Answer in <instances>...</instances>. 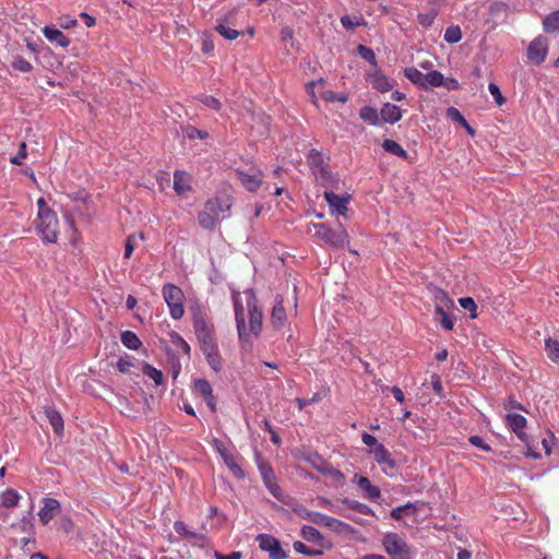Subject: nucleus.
Listing matches in <instances>:
<instances>
[{
  "label": "nucleus",
  "instance_id": "nucleus-17",
  "mask_svg": "<svg viewBox=\"0 0 559 559\" xmlns=\"http://www.w3.org/2000/svg\"><path fill=\"white\" fill-rule=\"evenodd\" d=\"M353 483H355L358 488L364 492V497L376 501L381 497V490L378 486L371 484L368 477L355 475L353 478Z\"/></svg>",
  "mask_w": 559,
  "mask_h": 559
},
{
  "label": "nucleus",
  "instance_id": "nucleus-42",
  "mask_svg": "<svg viewBox=\"0 0 559 559\" xmlns=\"http://www.w3.org/2000/svg\"><path fill=\"white\" fill-rule=\"evenodd\" d=\"M145 376L150 377L156 385H160L164 382V374L160 370L154 368L150 364H145L142 368Z\"/></svg>",
  "mask_w": 559,
  "mask_h": 559
},
{
  "label": "nucleus",
  "instance_id": "nucleus-57",
  "mask_svg": "<svg viewBox=\"0 0 559 559\" xmlns=\"http://www.w3.org/2000/svg\"><path fill=\"white\" fill-rule=\"evenodd\" d=\"M468 441L471 444H473L474 447H476L485 452L492 451L491 447L487 442H485V440L480 436H477V435L471 436Z\"/></svg>",
  "mask_w": 559,
  "mask_h": 559
},
{
  "label": "nucleus",
  "instance_id": "nucleus-19",
  "mask_svg": "<svg viewBox=\"0 0 559 559\" xmlns=\"http://www.w3.org/2000/svg\"><path fill=\"white\" fill-rule=\"evenodd\" d=\"M380 117L383 122L394 124L402 119L403 112L399 106L385 103L380 109Z\"/></svg>",
  "mask_w": 559,
  "mask_h": 559
},
{
  "label": "nucleus",
  "instance_id": "nucleus-58",
  "mask_svg": "<svg viewBox=\"0 0 559 559\" xmlns=\"http://www.w3.org/2000/svg\"><path fill=\"white\" fill-rule=\"evenodd\" d=\"M357 50L365 60L372 64H376V55L372 49L368 48L365 45H358Z\"/></svg>",
  "mask_w": 559,
  "mask_h": 559
},
{
  "label": "nucleus",
  "instance_id": "nucleus-24",
  "mask_svg": "<svg viewBox=\"0 0 559 559\" xmlns=\"http://www.w3.org/2000/svg\"><path fill=\"white\" fill-rule=\"evenodd\" d=\"M287 321L286 310L283 306V300H277L273 307L271 313V323L274 329H281L285 325Z\"/></svg>",
  "mask_w": 559,
  "mask_h": 559
},
{
  "label": "nucleus",
  "instance_id": "nucleus-53",
  "mask_svg": "<svg viewBox=\"0 0 559 559\" xmlns=\"http://www.w3.org/2000/svg\"><path fill=\"white\" fill-rule=\"evenodd\" d=\"M411 509L413 510V512L417 511V508L415 507V504L408 502L404 506H400V507L392 509L390 512V515L392 519L400 521L403 518V512L406 510H411Z\"/></svg>",
  "mask_w": 559,
  "mask_h": 559
},
{
  "label": "nucleus",
  "instance_id": "nucleus-46",
  "mask_svg": "<svg viewBox=\"0 0 559 559\" xmlns=\"http://www.w3.org/2000/svg\"><path fill=\"white\" fill-rule=\"evenodd\" d=\"M344 503L352 510L357 511L360 514L369 515L372 513L370 507L356 500L345 499Z\"/></svg>",
  "mask_w": 559,
  "mask_h": 559
},
{
  "label": "nucleus",
  "instance_id": "nucleus-52",
  "mask_svg": "<svg viewBox=\"0 0 559 559\" xmlns=\"http://www.w3.org/2000/svg\"><path fill=\"white\" fill-rule=\"evenodd\" d=\"M12 68L23 73H28L33 70L32 63L19 56L12 61Z\"/></svg>",
  "mask_w": 559,
  "mask_h": 559
},
{
  "label": "nucleus",
  "instance_id": "nucleus-51",
  "mask_svg": "<svg viewBox=\"0 0 559 559\" xmlns=\"http://www.w3.org/2000/svg\"><path fill=\"white\" fill-rule=\"evenodd\" d=\"M460 306L471 312V318L477 317V305L472 297H463L459 299Z\"/></svg>",
  "mask_w": 559,
  "mask_h": 559
},
{
  "label": "nucleus",
  "instance_id": "nucleus-37",
  "mask_svg": "<svg viewBox=\"0 0 559 559\" xmlns=\"http://www.w3.org/2000/svg\"><path fill=\"white\" fill-rule=\"evenodd\" d=\"M404 75L415 85L424 88L425 87V75L416 68H405Z\"/></svg>",
  "mask_w": 559,
  "mask_h": 559
},
{
  "label": "nucleus",
  "instance_id": "nucleus-16",
  "mask_svg": "<svg viewBox=\"0 0 559 559\" xmlns=\"http://www.w3.org/2000/svg\"><path fill=\"white\" fill-rule=\"evenodd\" d=\"M324 199L329 203L332 211L336 212L341 216H346L348 211L347 204L349 202V195H338L333 191H325Z\"/></svg>",
  "mask_w": 559,
  "mask_h": 559
},
{
  "label": "nucleus",
  "instance_id": "nucleus-32",
  "mask_svg": "<svg viewBox=\"0 0 559 559\" xmlns=\"http://www.w3.org/2000/svg\"><path fill=\"white\" fill-rule=\"evenodd\" d=\"M1 506L4 508H13L19 504L21 499L20 493L14 489H7L1 493Z\"/></svg>",
  "mask_w": 559,
  "mask_h": 559
},
{
  "label": "nucleus",
  "instance_id": "nucleus-9",
  "mask_svg": "<svg viewBox=\"0 0 559 559\" xmlns=\"http://www.w3.org/2000/svg\"><path fill=\"white\" fill-rule=\"evenodd\" d=\"M257 542L262 551L269 554V559H286L288 554L282 548L281 542L270 534H259Z\"/></svg>",
  "mask_w": 559,
  "mask_h": 559
},
{
  "label": "nucleus",
  "instance_id": "nucleus-36",
  "mask_svg": "<svg viewBox=\"0 0 559 559\" xmlns=\"http://www.w3.org/2000/svg\"><path fill=\"white\" fill-rule=\"evenodd\" d=\"M545 349L547 352V356L555 362L559 361V336L558 337H548L545 341Z\"/></svg>",
  "mask_w": 559,
  "mask_h": 559
},
{
  "label": "nucleus",
  "instance_id": "nucleus-47",
  "mask_svg": "<svg viewBox=\"0 0 559 559\" xmlns=\"http://www.w3.org/2000/svg\"><path fill=\"white\" fill-rule=\"evenodd\" d=\"M320 97L329 103L338 102L344 104L348 100V96L346 94H335L329 90L320 92Z\"/></svg>",
  "mask_w": 559,
  "mask_h": 559
},
{
  "label": "nucleus",
  "instance_id": "nucleus-38",
  "mask_svg": "<svg viewBox=\"0 0 559 559\" xmlns=\"http://www.w3.org/2000/svg\"><path fill=\"white\" fill-rule=\"evenodd\" d=\"M444 83V76L441 72L437 70L429 71L425 75V90L428 88V86L432 87H439L442 86Z\"/></svg>",
  "mask_w": 559,
  "mask_h": 559
},
{
  "label": "nucleus",
  "instance_id": "nucleus-26",
  "mask_svg": "<svg viewBox=\"0 0 559 559\" xmlns=\"http://www.w3.org/2000/svg\"><path fill=\"white\" fill-rule=\"evenodd\" d=\"M45 415L51 425L55 433L61 435L63 431V419L61 414L52 407L45 408Z\"/></svg>",
  "mask_w": 559,
  "mask_h": 559
},
{
  "label": "nucleus",
  "instance_id": "nucleus-18",
  "mask_svg": "<svg viewBox=\"0 0 559 559\" xmlns=\"http://www.w3.org/2000/svg\"><path fill=\"white\" fill-rule=\"evenodd\" d=\"M192 321L197 338L214 332L213 324L207 320L206 316L200 309H195L193 311Z\"/></svg>",
  "mask_w": 559,
  "mask_h": 559
},
{
  "label": "nucleus",
  "instance_id": "nucleus-6",
  "mask_svg": "<svg viewBox=\"0 0 559 559\" xmlns=\"http://www.w3.org/2000/svg\"><path fill=\"white\" fill-rule=\"evenodd\" d=\"M304 460L309 463L317 472L322 474L323 476H328L332 478V480L342 486L345 483L344 474L335 468L331 463L325 461L321 455L317 452H310L304 456Z\"/></svg>",
  "mask_w": 559,
  "mask_h": 559
},
{
  "label": "nucleus",
  "instance_id": "nucleus-54",
  "mask_svg": "<svg viewBox=\"0 0 559 559\" xmlns=\"http://www.w3.org/2000/svg\"><path fill=\"white\" fill-rule=\"evenodd\" d=\"M199 100L205 105L206 107L213 109V110H219L222 107L221 102L211 95H201L199 97Z\"/></svg>",
  "mask_w": 559,
  "mask_h": 559
},
{
  "label": "nucleus",
  "instance_id": "nucleus-25",
  "mask_svg": "<svg viewBox=\"0 0 559 559\" xmlns=\"http://www.w3.org/2000/svg\"><path fill=\"white\" fill-rule=\"evenodd\" d=\"M221 456L230 471V473L238 479L245 478V472L241 468L240 464L238 463L237 459L228 453L227 451H221Z\"/></svg>",
  "mask_w": 559,
  "mask_h": 559
},
{
  "label": "nucleus",
  "instance_id": "nucleus-2",
  "mask_svg": "<svg viewBox=\"0 0 559 559\" xmlns=\"http://www.w3.org/2000/svg\"><path fill=\"white\" fill-rule=\"evenodd\" d=\"M231 207V199L225 193H219L209 199L204 207L198 214V222L205 230H214L221 221L227 217Z\"/></svg>",
  "mask_w": 559,
  "mask_h": 559
},
{
  "label": "nucleus",
  "instance_id": "nucleus-22",
  "mask_svg": "<svg viewBox=\"0 0 559 559\" xmlns=\"http://www.w3.org/2000/svg\"><path fill=\"white\" fill-rule=\"evenodd\" d=\"M43 34L47 40L56 43L62 48H67L71 44V40L58 28L45 26L43 28Z\"/></svg>",
  "mask_w": 559,
  "mask_h": 559
},
{
  "label": "nucleus",
  "instance_id": "nucleus-8",
  "mask_svg": "<svg viewBox=\"0 0 559 559\" xmlns=\"http://www.w3.org/2000/svg\"><path fill=\"white\" fill-rule=\"evenodd\" d=\"M257 465L265 487L269 489V491L272 493L274 498L282 501V489L277 484L274 471L272 466L261 457L260 453H257Z\"/></svg>",
  "mask_w": 559,
  "mask_h": 559
},
{
  "label": "nucleus",
  "instance_id": "nucleus-28",
  "mask_svg": "<svg viewBox=\"0 0 559 559\" xmlns=\"http://www.w3.org/2000/svg\"><path fill=\"white\" fill-rule=\"evenodd\" d=\"M382 147L385 152L395 155L404 160H407L409 157L408 153L394 140L385 139L382 142Z\"/></svg>",
  "mask_w": 559,
  "mask_h": 559
},
{
  "label": "nucleus",
  "instance_id": "nucleus-21",
  "mask_svg": "<svg viewBox=\"0 0 559 559\" xmlns=\"http://www.w3.org/2000/svg\"><path fill=\"white\" fill-rule=\"evenodd\" d=\"M191 178L189 174L181 170H176L174 174V190L179 195H185L191 191Z\"/></svg>",
  "mask_w": 559,
  "mask_h": 559
},
{
  "label": "nucleus",
  "instance_id": "nucleus-31",
  "mask_svg": "<svg viewBox=\"0 0 559 559\" xmlns=\"http://www.w3.org/2000/svg\"><path fill=\"white\" fill-rule=\"evenodd\" d=\"M121 343L129 349L136 350L142 346L141 340L132 331H123L120 336Z\"/></svg>",
  "mask_w": 559,
  "mask_h": 559
},
{
  "label": "nucleus",
  "instance_id": "nucleus-55",
  "mask_svg": "<svg viewBox=\"0 0 559 559\" xmlns=\"http://www.w3.org/2000/svg\"><path fill=\"white\" fill-rule=\"evenodd\" d=\"M186 136L190 140L201 139L204 140L209 136V133L203 130H199L195 127L189 126L185 130Z\"/></svg>",
  "mask_w": 559,
  "mask_h": 559
},
{
  "label": "nucleus",
  "instance_id": "nucleus-64",
  "mask_svg": "<svg viewBox=\"0 0 559 559\" xmlns=\"http://www.w3.org/2000/svg\"><path fill=\"white\" fill-rule=\"evenodd\" d=\"M215 559H241L242 555L240 551H233L228 555H223L222 552L215 551Z\"/></svg>",
  "mask_w": 559,
  "mask_h": 559
},
{
  "label": "nucleus",
  "instance_id": "nucleus-44",
  "mask_svg": "<svg viewBox=\"0 0 559 559\" xmlns=\"http://www.w3.org/2000/svg\"><path fill=\"white\" fill-rule=\"evenodd\" d=\"M174 530L175 532L182 536V537H187V538H194V539H200L202 538V536L198 533H194V532H191L190 530H188L187 525L185 522L182 521H176L174 523Z\"/></svg>",
  "mask_w": 559,
  "mask_h": 559
},
{
  "label": "nucleus",
  "instance_id": "nucleus-43",
  "mask_svg": "<svg viewBox=\"0 0 559 559\" xmlns=\"http://www.w3.org/2000/svg\"><path fill=\"white\" fill-rule=\"evenodd\" d=\"M293 547L296 552L308 556V557H318L323 554V551L321 549H311L300 540L295 542L293 544Z\"/></svg>",
  "mask_w": 559,
  "mask_h": 559
},
{
  "label": "nucleus",
  "instance_id": "nucleus-15",
  "mask_svg": "<svg viewBox=\"0 0 559 559\" xmlns=\"http://www.w3.org/2000/svg\"><path fill=\"white\" fill-rule=\"evenodd\" d=\"M193 389H194L195 393L200 394L204 399L209 408L213 413H215L216 412V399L213 394V389H212L211 383L205 379H197L194 381Z\"/></svg>",
  "mask_w": 559,
  "mask_h": 559
},
{
  "label": "nucleus",
  "instance_id": "nucleus-49",
  "mask_svg": "<svg viewBox=\"0 0 559 559\" xmlns=\"http://www.w3.org/2000/svg\"><path fill=\"white\" fill-rule=\"evenodd\" d=\"M134 357L124 355L120 357L119 360L117 361V369L121 373H128L130 372L131 367L134 366Z\"/></svg>",
  "mask_w": 559,
  "mask_h": 559
},
{
  "label": "nucleus",
  "instance_id": "nucleus-10",
  "mask_svg": "<svg viewBox=\"0 0 559 559\" xmlns=\"http://www.w3.org/2000/svg\"><path fill=\"white\" fill-rule=\"evenodd\" d=\"M237 179L250 192H257L263 182V173L255 166H251L248 171L236 169Z\"/></svg>",
  "mask_w": 559,
  "mask_h": 559
},
{
  "label": "nucleus",
  "instance_id": "nucleus-11",
  "mask_svg": "<svg viewBox=\"0 0 559 559\" xmlns=\"http://www.w3.org/2000/svg\"><path fill=\"white\" fill-rule=\"evenodd\" d=\"M548 52L547 38L538 36L534 38L527 48V58L535 64H542Z\"/></svg>",
  "mask_w": 559,
  "mask_h": 559
},
{
  "label": "nucleus",
  "instance_id": "nucleus-62",
  "mask_svg": "<svg viewBox=\"0 0 559 559\" xmlns=\"http://www.w3.org/2000/svg\"><path fill=\"white\" fill-rule=\"evenodd\" d=\"M488 90H489L490 94L495 97L498 105H502L506 102V99L502 96L500 88L497 84L490 83L488 86Z\"/></svg>",
  "mask_w": 559,
  "mask_h": 559
},
{
  "label": "nucleus",
  "instance_id": "nucleus-4",
  "mask_svg": "<svg viewBox=\"0 0 559 559\" xmlns=\"http://www.w3.org/2000/svg\"><path fill=\"white\" fill-rule=\"evenodd\" d=\"M382 546L391 559H412L413 557L412 547L397 533H386L382 538Z\"/></svg>",
  "mask_w": 559,
  "mask_h": 559
},
{
  "label": "nucleus",
  "instance_id": "nucleus-1",
  "mask_svg": "<svg viewBox=\"0 0 559 559\" xmlns=\"http://www.w3.org/2000/svg\"><path fill=\"white\" fill-rule=\"evenodd\" d=\"M246 308L239 293L233 294L235 320L241 344L251 345L252 337H259L262 331L263 313L251 289L245 292Z\"/></svg>",
  "mask_w": 559,
  "mask_h": 559
},
{
  "label": "nucleus",
  "instance_id": "nucleus-5",
  "mask_svg": "<svg viewBox=\"0 0 559 559\" xmlns=\"http://www.w3.org/2000/svg\"><path fill=\"white\" fill-rule=\"evenodd\" d=\"M163 297L169 308L170 317L179 320L185 314L183 300L185 295L180 287L174 284H165L162 288Z\"/></svg>",
  "mask_w": 559,
  "mask_h": 559
},
{
  "label": "nucleus",
  "instance_id": "nucleus-50",
  "mask_svg": "<svg viewBox=\"0 0 559 559\" xmlns=\"http://www.w3.org/2000/svg\"><path fill=\"white\" fill-rule=\"evenodd\" d=\"M438 12L435 9L429 10L425 13H419L417 16L418 23L424 27H429L433 23Z\"/></svg>",
  "mask_w": 559,
  "mask_h": 559
},
{
  "label": "nucleus",
  "instance_id": "nucleus-35",
  "mask_svg": "<svg viewBox=\"0 0 559 559\" xmlns=\"http://www.w3.org/2000/svg\"><path fill=\"white\" fill-rule=\"evenodd\" d=\"M435 319L442 325L447 331L453 330L454 323L447 311L441 307L437 306L435 309Z\"/></svg>",
  "mask_w": 559,
  "mask_h": 559
},
{
  "label": "nucleus",
  "instance_id": "nucleus-13",
  "mask_svg": "<svg viewBox=\"0 0 559 559\" xmlns=\"http://www.w3.org/2000/svg\"><path fill=\"white\" fill-rule=\"evenodd\" d=\"M506 423L508 427L518 436V438L526 445H528V436L524 431V428L527 424L526 418L521 414L511 413L506 415Z\"/></svg>",
  "mask_w": 559,
  "mask_h": 559
},
{
  "label": "nucleus",
  "instance_id": "nucleus-3",
  "mask_svg": "<svg viewBox=\"0 0 559 559\" xmlns=\"http://www.w3.org/2000/svg\"><path fill=\"white\" fill-rule=\"evenodd\" d=\"M35 230L44 242H57L59 236V222L57 214L55 212H41V214H37Z\"/></svg>",
  "mask_w": 559,
  "mask_h": 559
},
{
  "label": "nucleus",
  "instance_id": "nucleus-60",
  "mask_svg": "<svg viewBox=\"0 0 559 559\" xmlns=\"http://www.w3.org/2000/svg\"><path fill=\"white\" fill-rule=\"evenodd\" d=\"M136 242V237L134 235H129L126 243H124V258L129 259L134 250Z\"/></svg>",
  "mask_w": 559,
  "mask_h": 559
},
{
  "label": "nucleus",
  "instance_id": "nucleus-45",
  "mask_svg": "<svg viewBox=\"0 0 559 559\" xmlns=\"http://www.w3.org/2000/svg\"><path fill=\"white\" fill-rule=\"evenodd\" d=\"M462 39L460 26L451 25L444 32V40L449 44H456Z\"/></svg>",
  "mask_w": 559,
  "mask_h": 559
},
{
  "label": "nucleus",
  "instance_id": "nucleus-40",
  "mask_svg": "<svg viewBox=\"0 0 559 559\" xmlns=\"http://www.w3.org/2000/svg\"><path fill=\"white\" fill-rule=\"evenodd\" d=\"M227 20L225 21H222L219 22L215 29L217 31V33L223 36L224 38L228 39V40H234L236 39L239 35H240V32L229 27L227 24H226Z\"/></svg>",
  "mask_w": 559,
  "mask_h": 559
},
{
  "label": "nucleus",
  "instance_id": "nucleus-39",
  "mask_svg": "<svg viewBox=\"0 0 559 559\" xmlns=\"http://www.w3.org/2000/svg\"><path fill=\"white\" fill-rule=\"evenodd\" d=\"M300 535L304 539L310 543H316L323 539L322 534L316 527L310 525H304L301 527Z\"/></svg>",
  "mask_w": 559,
  "mask_h": 559
},
{
  "label": "nucleus",
  "instance_id": "nucleus-56",
  "mask_svg": "<svg viewBox=\"0 0 559 559\" xmlns=\"http://www.w3.org/2000/svg\"><path fill=\"white\" fill-rule=\"evenodd\" d=\"M26 156H27L26 143L25 142H21L17 154L12 156L10 158V162L12 164H14V165H19L20 166V165L23 164V160L26 158Z\"/></svg>",
  "mask_w": 559,
  "mask_h": 559
},
{
  "label": "nucleus",
  "instance_id": "nucleus-29",
  "mask_svg": "<svg viewBox=\"0 0 559 559\" xmlns=\"http://www.w3.org/2000/svg\"><path fill=\"white\" fill-rule=\"evenodd\" d=\"M359 117L372 126H379L381 123L380 112L371 106H364L359 111Z\"/></svg>",
  "mask_w": 559,
  "mask_h": 559
},
{
  "label": "nucleus",
  "instance_id": "nucleus-33",
  "mask_svg": "<svg viewBox=\"0 0 559 559\" xmlns=\"http://www.w3.org/2000/svg\"><path fill=\"white\" fill-rule=\"evenodd\" d=\"M307 163L309 164L312 173L318 168L326 166L324 164L323 154L316 148L310 150L309 153L307 154Z\"/></svg>",
  "mask_w": 559,
  "mask_h": 559
},
{
  "label": "nucleus",
  "instance_id": "nucleus-7",
  "mask_svg": "<svg viewBox=\"0 0 559 559\" xmlns=\"http://www.w3.org/2000/svg\"><path fill=\"white\" fill-rule=\"evenodd\" d=\"M313 227L316 229V236L332 247L342 248L349 241V236L343 227L336 230L324 224H314Z\"/></svg>",
  "mask_w": 559,
  "mask_h": 559
},
{
  "label": "nucleus",
  "instance_id": "nucleus-23",
  "mask_svg": "<svg viewBox=\"0 0 559 559\" xmlns=\"http://www.w3.org/2000/svg\"><path fill=\"white\" fill-rule=\"evenodd\" d=\"M312 523L338 532L345 524L340 520L314 511Z\"/></svg>",
  "mask_w": 559,
  "mask_h": 559
},
{
  "label": "nucleus",
  "instance_id": "nucleus-20",
  "mask_svg": "<svg viewBox=\"0 0 559 559\" xmlns=\"http://www.w3.org/2000/svg\"><path fill=\"white\" fill-rule=\"evenodd\" d=\"M312 174L314 175L316 180L325 189L337 188L338 179L328 169L326 166L318 168Z\"/></svg>",
  "mask_w": 559,
  "mask_h": 559
},
{
  "label": "nucleus",
  "instance_id": "nucleus-59",
  "mask_svg": "<svg viewBox=\"0 0 559 559\" xmlns=\"http://www.w3.org/2000/svg\"><path fill=\"white\" fill-rule=\"evenodd\" d=\"M447 116L452 119L454 122L460 123L461 126L466 124V119L460 112V110L455 107H449L447 110Z\"/></svg>",
  "mask_w": 559,
  "mask_h": 559
},
{
  "label": "nucleus",
  "instance_id": "nucleus-34",
  "mask_svg": "<svg viewBox=\"0 0 559 559\" xmlns=\"http://www.w3.org/2000/svg\"><path fill=\"white\" fill-rule=\"evenodd\" d=\"M341 24L347 31H354L358 26H365L367 22L361 15H343Z\"/></svg>",
  "mask_w": 559,
  "mask_h": 559
},
{
  "label": "nucleus",
  "instance_id": "nucleus-41",
  "mask_svg": "<svg viewBox=\"0 0 559 559\" xmlns=\"http://www.w3.org/2000/svg\"><path fill=\"white\" fill-rule=\"evenodd\" d=\"M203 354L205 355L206 361L211 366V368L214 371L218 372L222 368L221 355L218 353V348H214L212 350L211 349L205 350V352H203Z\"/></svg>",
  "mask_w": 559,
  "mask_h": 559
},
{
  "label": "nucleus",
  "instance_id": "nucleus-30",
  "mask_svg": "<svg viewBox=\"0 0 559 559\" xmlns=\"http://www.w3.org/2000/svg\"><path fill=\"white\" fill-rule=\"evenodd\" d=\"M543 28L546 33H559V10L545 16Z\"/></svg>",
  "mask_w": 559,
  "mask_h": 559
},
{
  "label": "nucleus",
  "instance_id": "nucleus-27",
  "mask_svg": "<svg viewBox=\"0 0 559 559\" xmlns=\"http://www.w3.org/2000/svg\"><path fill=\"white\" fill-rule=\"evenodd\" d=\"M369 82L371 83L372 87L380 93H386L393 88V84L385 75L381 73H374L370 75Z\"/></svg>",
  "mask_w": 559,
  "mask_h": 559
},
{
  "label": "nucleus",
  "instance_id": "nucleus-14",
  "mask_svg": "<svg viewBox=\"0 0 559 559\" xmlns=\"http://www.w3.org/2000/svg\"><path fill=\"white\" fill-rule=\"evenodd\" d=\"M41 502L38 518L43 525H47L60 511V502L55 498H43Z\"/></svg>",
  "mask_w": 559,
  "mask_h": 559
},
{
  "label": "nucleus",
  "instance_id": "nucleus-12",
  "mask_svg": "<svg viewBox=\"0 0 559 559\" xmlns=\"http://www.w3.org/2000/svg\"><path fill=\"white\" fill-rule=\"evenodd\" d=\"M373 454L376 462L382 466V471L386 475H392L389 471L393 472L396 468V463L392 459L390 451L381 443L376 444V448L370 450Z\"/></svg>",
  "mask_w": 559,
  "mask_h": 559
},
{
  "label": "nucleus",
  "instance_id": "nucleus-48",
  "mask_svg": "<svg viewBox=\"0 0 559 559\" xmlns=\"http://www.w3.org/2000/svg\"><path fill=\"white\" fill-rule=\"evenodd\" d=\"M198 341L200 343L202 352L210 350V349L212 350L214 348H217L215 337H214V332H212L207 335H202V336L198 337Z\"/></svg>",
  "mask_w": 559,
  "mask_h": 559
},
{
  "label": "nucleus",
  "instance_id": "nucleus-63",
  "mask_svg": "<svg viewBox=\"0 0 559 559\" xmlns=\"http://www.w3.org/2000/svg\"><path fill=\"white\" fill-rule=\"evenodd\" d=\"M263 425H264L265 430L270 433L271 441L274 444H280L281 443V437L275 432V430L273 429V427L270 424V421L267 419H264L263 420Z\"/></svg>",
  "mask_w": 559,
  "mask_h": 559
},
{
  "label": "nucleus",
  "instance_id": "nucleus-61",
  "mask_svg": "<svg viewBox=\"0 0 559 559\" xmlns=\"http://www.w3.org/2000/svg\"><path fill=\"white\" fill-rule=\"evenodd\" d=\"M323 84V80L320 79L318 81H311L309 82L307 85H306V90H307V93L310 95L311 99H312V103L314 105H317V96H316V87L318 85H322Z\"/></svg>",
  "mask_w": 559,
  "mask_h": 559
}]
</instances>
